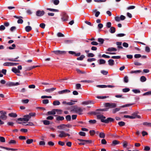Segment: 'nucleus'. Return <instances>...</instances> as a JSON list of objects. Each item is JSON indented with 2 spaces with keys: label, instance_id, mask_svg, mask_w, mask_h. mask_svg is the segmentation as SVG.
<instances>
[{
  "label": "nucleus",
  "instance_id": "obj_1",
  "mask_svg": "<svg viewBox=\"0 0 151 151\" xmlns=\"http://www.w3.org/2000/svg\"><path fill=\"white\" fill-rule=\"evenodd\" d=\"M97 118L100 119L102 122L105 123L106 124L109 123L110 122H113L114 121V119L111 117H108L106 119V117L103 115H97Z\"/></svg>",
  "mask_w": 151,
  "mask_h": 151
},
{
  "label": "nucleus",
  "instance_id": "obj_2",
  "mask_svg": "<svg viewBox=\"0 0 151 151\" xmlns=\"http://www.w3.org/2000/svg\"><path fill=\"white\" fill-rule=\"evenodd\" d=\"M72 111L80 115L81 114V112L83 111V110L80 107H78L76 106H74V108Z\"/></svg>",
  "mask_w": 151,
  "mask_h": 151
},
{
  "label": "nucleus",
  "instance_id": "obj_3",
  "mask_svg": "<svg viewBox=\"0 0 151 151\" xmlns=\"http://www.w3.org/2000/svg\"><path fill=\"white\" fill-rule=\"evenodd\" d=\"M105 106L108 108H113L116 106V104L115 103H105Z\"/></svg>",
  "mask_w": 151,
  "mask_h": 151
},
{
  "label": "nucleus",
  "instance_id": "obj_4",
  "mask_svg": "<svg viewBox=\"0 0 151 151\" xmlns=\"http://www.w3.org/2000/svg\"><path fill=\"white\" fill-rule=\"evenodd\" d=\"M78 140L82 142L78 144L80 145H84L86 144V143L90 144L92 142V141L91 140H84L80 139H78Z\"/></svg>",
  "mask_w": 151,
  "mask_h": 151
},
{
  "label": "nucleus",
  "instance_id": "obj_5",
  "mask_svg": "<svg viewBox=\"0 0 151 151\" xmlns=\"http://www.w3.org/2000/svg\"><path fill=\"white\" fill-rule=\"evenodd\" d=\"M58 132L60 134L58 135V137L61 138L64 137L66 136L69 137L70 135L69 134L65 133L64 131H59Z\"/></svg>",
  "mask_w": 151,
  "mask_h": 151
},
{
  "label": "nucleus",
  "instance_id": "obj_6",
  "mask_svg": "<svg viewBox=\"0 0 151 151\" xmlns=\"http://www.w3.org/2000/svg\"><path fill=\"white\" fill-rule=\"evenodd\" d=\"M0 113L1 114L0 116L1 118L3 120H6L7 118V116L6 115V112L3 111H0Z\"/></svg>",
  "mask_w": 151,
  "mask_h": 151
},
{
  "label": "nucleus",
  "instance_id": "obj_7",
  "mask_svg": "<svg viewBox=\"0 0 151 151\" xmlns=\"http://www.w3.org/2000/svg\"><path fill=\"white\" fill-rule=\"evenodd\" d=\"M57 55H61L65 54L66 52L64 51H60L59 50H54L52 51Z\"/></svg>",
  "mask_w": 151,
  "mask_h": 151
},
{
  "label": "nucleus",
  "instance_id": "obj_8",
  "mask_svg": "<svg viewBox=\"0 0 151 151\" xmlns=\"http://www.w3.org/2000/svg\"><path fill=\"white\" fill-rule=\"evenodd\" d=\"M107 109H99L96 110L95 111L96 115H101L100 114H101V111H107Z\"/></svg>",
  "mask_w": 151,
  "mask_h": 151
},
{
  "label": "nucleus",
  "instance_id": "obj_9",
  "mask_svg": "<svg viewBox=\"0 0 151 151\" xmlns=\"http://www.w3.org/2000/svg\"><path fill=\"white\" fill-rule=\"evenodd\" d=\"M71 93L70 90L68 89H65L58 91V93L59 94H67Z\"/></svg>",
  "mask_w": 151,
  "mask_h": 151
},
{
  "label": "nucleus",
  "instance_id": "obj_10",
  "mask_svg": "<svg viewBox=\"0 0 151 151\" xmlns=\"http://www.w3.org/2000/svg\"><path fill=\"white\" fill-rule=\"evenodd\" d=\"M62 17L61 19L63 21L68 20L69 17L67 14L65 12H63L62 14Z\"/></svg>",
  "mask_w": 151,
  "mask_h": 151
},
{
  "label": "nucleus",
  "instance_id": "obj_11",
  "mask_svg": "<svg viewBox=\"0 0 151 151\" xmlns=\"http://www.w3.org/2000/svg\"><path fill=\"white\" fill-rule=\"evenodd\" d=\"M45 13L44 11L38 10L36 12V15L38 17H41Z\"/></svg>",
  "mask_w": 151,
  "mask_h": 151
},
{
  "label": "nucleus",
  "instance_id": "obj_12",
  "mask_svg": "<svg viewBox=\"0 0 151 151\" xmlns=\"http://www.w3.org/2000/svg\"><path fill=\"white\" fill-rule=\"evenodd\" d=\"M68 53L69 54H71L72 55H74L76 56H79L81 54L80 52H78V53H76L74 51H68Z\"/></svg>",
  "mask_w": 151,
  "mask_h": 151
},
{
  "label": "nucleus",
  "instance_id": "obj_13",
  "mask_svg": "<svg viewBox=\"0 0 151 151\" xmlns=\"http://www.w3.org/2000/svg\"><path fill=\"white\" fill-rule=\"evenodd\" d=\"M57 109H53L51 111H48L47 113V115H54L56 114L55 111H57Z\"/></svg>",
  "mask_w": 151,
  "mask_h": 151
},
{
  "label": "nucleus",
  "instance_id": "obj_14",
  "mask_svg": "<svg viewBox=\"0 0 151 151\" xmlns=\"http://www.w3.org/2000/svg\"><path fill=\"white\" fill-rule=\"evenodd\" d=\"M55 116H57L56 118V120L57 121H63L64 119V118L63 116H60L58 115H56Z\"/></svg>",
  "mask_w": 151,
  "mask_h": 151
},
{
  "label": "nucleus",
  "instance_id": "obj_15",
  "mask_svg": "<svg viewBox=\"0 0 151 151\" xmlns=\"http://www.w3.org/2000/svg\"><path fill=\"white\" fill-rule=\"evenodd\" d=\"M138 113V111H136L135 112L132 114V116L134 117V118H136V117L138 118H140L141 116L139 115H137V114Z\"/></svg>",
  "mask_w": 151,
  "mask_h": 151
},
{
  "label": "nucleus",
  "instance_id": "obj_16",
  "mask_svg": "<svg viewBox=\"0 0 151 151\" xmlns=\"http://www.w3.org/2000/svg\"><path fill=\"white\" fill-rule=\"evenodd\" d=\"M120 142L117 140H114L113 141L112 143L111 144L112 146H115L116 145L119 144Z\"/></svg>",
  "mask_w": 151,
  "mask_h": 151
},
{
  "label": "nucleus",
  "instance_id": "obj_17",
  "mask_svg": "<svg viewBox=\"0 0 151 151\" xmlns=\"http://www.w3.org/2000/svg\"><path fill=\"white\" fill-rule=\"evenodd\" d=\"M0 148H3L7 150H11L12 151H15L17 150V149H13V148H11L8 147H2V146H0Z\"/></svg>",
  "mask_w": 151,
  "mask_h": 151
},
{
  "label": "nucleus",
  "instance_id": "obj_18",
  "mask_svg": "<svg viewBox=\"0 0 151 151\" xmlns=\"http://www.w3.org/2000/svg\"><path fill=\"white\" fill-rule=\"evenodd\" d=\"M65 127V124H60L57 126V128L60 129H64Z\"/></svg>",
  "mask_w": 151,
  "mask_h": 151
},
{
  "label": "nucleus",
  "instance_id": "obj_19",
  "mask_svg": "<svg viewBox=\"0 0 151 151\" xmlns=\"http://www.w3.org/2000/svg\"><path fill=\"white\" fill-rule=\"evenodd\" d=\"M92 11L93 12L95 13V16L96 17H98L100 14V12L99 11H97L96 9H93Z\"/></svg>",
  "mask_w": 151,
  "mask_h": 151
},
{
  "label": "nucleus",
  "instance_id": "obj_20",
  "mask_svg": "<svg viewBox=\"0 0 151 151\" xmlns=\"http://www.w3.org/2000/svg\"><path fill=\"white\" fill-rule=\"evenodd\" d=\"M56 89L55 88H50L46 89L45 90V91L46 92H51L53 91L54 90H55Z\"/></svg>",
  "mask_w": 151,
  "mask_h": 151
},
{
  "label": "nucleus",
  "instance_id": "obj_21",
  "mask_svg": "<svg viewBox=\"0 0 151 151\" xmlns=\"http://www.w3.org/2000/svg\"><path fill=\"white\" fill-rule=\"evenodd\" d=\"M25 29L27 32H28L32 30V28L31 26H27L25 27Z\"/></svg>",
  "mask_w": 151,
  "mask_h": 151
},
{
  "label": "nucleus",
  "instance_id": "obj_22",
  "mask_svg": "<svg viewBox=\"0 0 151 151\" xmlns=\"http://www.w3.org/2000/svg\"><path fill=\"white\" fill-rule=\"evenodd\" d=\"M109 64L111 66H112L114 64V61L113 59H110L108 61Z\"/></svg>",
  "mask_w": 151,
  "mask_h": 151
},
{
  "label": "nucleus",
  "instance_id": "obj_23",
  "mask_svg": "<svg viewBox=\"0 0 151 151\" xmlns=\"http://www.w3.org/2000/svg\"><path fill=\"white\" fill-rule=\"evenodd\" d=\"M85 57V56L84 55H82L80 57L77 58V60H83Z\"/></svg>",
  "mask_w": 151,
  "mask_h": 151
},
{
  "label": "nucleus",
  "instance_id": "obj_24",
  "mask_svg": "<svg viewBox=\"0 0 151 151\" xmlns=\"http://www.w3.org/2000/svg\"><path fill=\"white\" fill-rule=\"evenodd\" d=\"M9 116L11 117H16L17 116V115L15 113H11L9 114Z\"/></svg>",
  "mask_w": 151,
  "mask_h": 151
},
{
  "label": "nucleus",
  "instance_id": "obj_25",
  "mask_svg": "<svg viewBox=\"0 0 151 151\" xmlns=\"http://www.w3.org/2000/svg\"><path fill=\"white\" fill-rule=\"evenodd\" d=\"M117 50V49L114 47H111L107 49V51L109 52H112L114 51H116Z\"/></svg>",
  "mask_w": 151,
  "mask_h": 151
},
{
  "label": "nucleus",
  "instance_id": "obj_26",
  "mask_svg": "<svg viewBox=\"0 0 151 151\" xmlns=\"http://www.w3.org/2000/svg\"><path fill=\"white\" fill-rule=\"evenodd\" d=\"M147 80L146 78L144 76H142L140 78V80L142 82H144Z\"/></svg>",
  "mask_w": 151,
  "mask_h": 151
},
{
  "label": "nucleus",
  "instance_id": "obj_27",
  "mask_svg": "<svg viewBox=\"0 0 151 151\" xmlns=\"http://www.w3.org/2000/svg\"><path fill=\"white\" fill-rule=\"evenodd\" d=\"M116 29L115 28L113 27H111L110 29V32L111 33H114L115 32Z\"/></svg>",
  "mask_w": 151,
  "mask_h": 151
},
{
  "label": "nucleus",
  "instance_id": "obj_28",
  "mask_svg": "<svg viewBox=\"0 0 151 151\" xmlns=\"http://www.w3.org/2000/svg\"><path fill=\"white\" fill-rule=\"evenodd\" d=\"M109 97V96H97L96 98L100 99H103Z\"/></svg>",
  "mask_w": 151,
  "mask_h": 151
},
{
  "label": "nucleus",
  "instance_id": "obj_29",
  "mask_svg": "<svg viewBox=\"0 0 151 151\" xmlns=\"http://www.w3.org/2000/svg\"><path fill=\"white\" fill-rule=\"evenodd\" d=\"M99 136L100 138H104L105 135V134L103 132H100L99 134Z\"/></svg>",
  "mask_w": 151,
  "mask_h": 151
},
{
  "label": "nucleus",
  "instance_id": "obj_30",
  "mask_svg": "<svg viewBox=\"0 0 151 151\" xmlns=\"http://www.w3.org/2000/svg\"><path fill=\"white\" fill-rule=\"evenodd\" d=\"M6 85L7 86H13V82L10 81L6 83Z\"/></svg>",
  "mask_w": 151,
  "mask_h": 151
},
{
  "label": "nucleus",
  "instance_id": "obj_31",
  "mask_svg": "<svg viewBox=\"0 0 151 151\" xmlns=\"http://www.w3.org/2000/svg\"><path fill=\"white\" fill-rule=\"evenodd\" d=\"M60 104V102L58 101H54L53 103V104L54 106L59 105Z\"/></svg>",
  "mask_w": 151,
  "mask_h": 151
},
{
  "label": "nucleus",
  "instance_id": "obj_32",
  "mask_svg": "<svg viewBox=\"0 0 151 151\" xmlns=\"http://www.w3.org/2000/svg\"><path fill=\"white\" fill-rule=\"evenodd\" d=\"M33 141V139H28L26 141V143L28 144H29L32 143Z\"/></svg>",
  "mask_w": 151,
  "mask_h": 151
},
{
  "label": "nucleus",
  "instance_id": "obj_33",
  "mask_svg": "<svg viewBox=\"0 0 151 151\" xmlns=\"http://www.w3.org/2000/svg\"><path fill=\"white\" fill-rule=\"evenodd\" d=\"M98 41L100 43V44H103L104 43V40L103 39L100 38L98 39Z\"/></svg>",
  "mask_w": 151,
  "mask_h": 151
},
{
  "label": "nucleus",
  "instance_id": "obj_34",
  "mask_svg": "<svg viewBox=\"0 0 151 151\" xmlns=\"http://www.w3.org/2000/svg\"><path fill=\"white\" fill-rule=\"evenodd\" d=\"M99 60V64H104L106 63L105 60L104 59H100Z\"/></svg>",
  "mask_w": 151,
  "mask_h": 151
},
{
  "label": "nucleus",
  "instance_id": "obj_35",
  "mask_svg": "<svg viewBox=\"0 0 151 151\" xmlns=\"http://www.w3.org/2000/svg\"><path fill=\"white\" fill-rule=\"evenodd\" d=\"M43 122L44 124L45 125H48L50 124V121L47 120H43Z\"/></svg>",
  "mask_w": 151,
  "mask_h": 151
},
{
  "label": "nucleus",
  "instance_id": "obj_36",
  "mask_svg": "<svg viewBox=\"0 0 151 151\" xmlns=\"http://www.w3.org/2000/svg\"><path fill=\"white\" fill-rule=\"evenodd\" d=\"M120 109V108H116L115 109H113L112 112L114 114L116 112L119 111Z\"/></svg>",
  "mask_w": 151,
  "mask_h": 151
},
{
  "label": "nucleus",
  "instance_id": "obj_37",
  "mask_svg": "<svg viewBox=\"0 0 151 151\" xmlns=\"http://www.w3.org/2000/svg\"><path fill=\"white\" fill-rule=\"evenodd\" d=\"M73 41L71 40H64V42L65 44H70Z\"/></svg>",
  "mask_w": 151,
  "mask_h": 151
},
{
  "label": "nucleus",
  "instance_id": "obj_38",
  "mask_svg": "<svg viewBox=\"0 0 151 151\" xmlns=\"http://www.w3.org/2000/svg\"><path fill=\"white\" fill-rule=\"evenodd\" d=\"M143 125H146L151 127V123L144 122L143 123Z\"/></svg>",
  "mask_w": 151,
  "mask_h": 151
},
{
  "label": "nucleus",
  "instance_id": "obj_39",
  "mask_svg": "<svg viewBox=\"0 0 151 151\" xmlns=\"http://www.w3.org/2000/svg\"><path fill=\"white\" fill-rule=\"evenodd\" d=\"M118 124L121 127L124 126L125 125V123L124 122H123L121 121L119 122L118 123Z\"/></svg>",
  "mask_w": 151,
  "mask_h": 151
},
{
  "label": "nucleus",
  "instance_id": "obj_40",
  "mask_svg": "<svg viewBox=\"0 0 151 151\" xmlns=\"http://www.w3.org/2000/svg\"><path fill=\"white\" fill-rule=\"evenodd\" d=\"M65 118L67 121H70L71 120V117L70 115H68L65 117Z\"/></svg>",
  "mask_w": 151,
  "mask_h": 151
},
{
  "label": "nucleus",
  "instance_id": "obj_41",
  "mask_svg": "<svg viewBox=\"0 0 151 151\" xmlns=\"http://www.w3.org/2000/svg\"><path fill=\"white\" fill-rule=\"evenodd\" d=\"M141 72V70H136L134 71H132L130 72L131 73H139Z\"/></svg>",
  "mask_w": 151,
  "mask_h": 151
},
{
  "label": "nucleus",
  "instance_id": "obj_42",
  "mask_svg": "<svg viewBox=\"0 0 151 151\" xmlns=\"http://www.w3.org/2000/svg\"><path fill=\"white\" fill-rule=\"evenodd\" d=\"M101 73L104 75H106L108 73V72L105 70H102L101 71Z\"/></svg>",
  "mask_w": 151,
  "mask_h": 151
},
{
  "label": "nucleus",
  "instance_id": "obj_43",
  "mask_svg": "<svg viewBox=\"0 0 151 151\" xmlns=\"http://www.w3.org/2000/svg\"><path fill=\"white\" fill-rule=\"evenodd\" d=\"M57 36L58 37H64V35L61 32H59L57 34Z\"/></svg>",
  "mask_w": 151,
  "mask_h": 151
},
{
  "label": "nucleus",
  "instance_id": "obj_44",
  "mask_svg": "<svg viewBox=\"0 0 151 151\" xmlns=\"http://www.w3.org/2000/svg\"><path fill=\"white\" fill-rule=\"evenodd\" d=\"M96 122V120H91L89 121V122L90 124H95Z\"/></svg>",
  "mask_w": 151,
  "mask_h": 151
},
{
  "label": "nucleus",
  "instance_id": "obj_45",
  "mask_svg": "<svg viewBox=\"0 0 151 151\" xmlns=\"http://www.w3.org/2000/svg\"><path fill=\"white\" fill-rule=\"evenodd\" d=\"M130 89L129 88H125L122 89V91L126 93L129 91H130Z\"/></svg>",
  "mask_w": 151,
  "mask_h": 151
},
{
  "label": "nucleus",
  "instance_id": "obj_46",
  "mask_svg": "<svg viewBox=\"0 0 151 151\" xmlns=\"http://www.w3.org/2000/svg\"><path fill=\"white\" fill-rule=\"evenodd\" d=\"M0 141L2 142H5V138L2 137H0Z\"/></svg>",
  "mask_w": 151,
  "mask_h": 151
},
{
  "label": "nucleus",
  "instance_id": "obj_47",
  "mask_svg": "<svg viewBox=\"0 0 151 151\" xmlns=\"http://www.w3.org/2000/svg\"><path fill=\"white\" fill-rule=\"evenodd\" d=\"M29 100L28 99H23L22 100V103L24 104H27L29 102Z\"/></svg>",
  "mask_w": 151,
  "mask_h": 151
},
{
  "label": "nucleus",
  "instance_id": "obj_48",
  "mask_svg": "<svg viewBox=\"0 0 151 151\" xmlns=\"http://www.w3.org/2000/svg\"><path fill=\"white\" fill-rule=\"evenodd\" d=\"M132 91L135 93H140V91L138 89H133Z\"/></svg>",
  "mask_w": 151,
  "mask_h": 151
},
{
  "label": "nucleus",
  "instance_id": "obj_49",
  "mask_svg": "<svg viewBox=\"0 0 151 151\" xmlns=\"http://www.w3.org/2000/svg\"><path fill=\"white\" fill-rule=\"evenodd\" d=\"M95 60H96V59L93 58H88L87 60V61L88 62H91Z\"/></svg>",
  "mask_w": 151,
  "mask_h": 151
},
{
  "label": "nucleus",
  "instance_id": "obj_50",
  "mask_svg": "<svg viewBox=\"0 0 151 151\" xmlns=\"http://www.w3.org/2000/svg\"><path fill=\"white\" fill-rule=\"evenodd\" d=\"M8 60L12 62H16L19 61V60H16L15 58H11L8 59Z\"/></svg>",
  "mask_w": 151,
  "mask_h": 151
},
{
  "label": "nucleus",
  "instance_id": "obj_51",
  "mask_svg": "<svg viewBox=\"0 0 151 151\" xmlns=\"http://www.w3.org/2000/svg\"><path fill=\"white\" fill-rule=\"evenodd\" d=\"M12 47L11 46H9L8 47V48L10 50H12L14 49L15 47H16V45L14 44H13L12 45Z\"/></svg>",
  "mask_w": 151,
  "mask_h": 151
},
{
  "label": "nucleus",
  "instance_id": "obj_52",
  "mask_svg": "<svg viewBox=\"0 0 151 151\" xmlns=\"http://www.w3.org/2000/svg\"><path fill=\"white\" fill-rule=\"evenodd\" d=\"M91 103V101H85L82 102V104L83 105H87Z\"/></svg>",
  "mask_w": 151,
  "mask_h": 151
},
{
  "label": "nucleus",
  "instance_id": "obj_53",
  "mask_svg": "<svg viewBox=\"0 0 151 151\" xmlns=\"http://www.w3.org/2000/svg\"><path fill=\"white\" fill-rule=\"evenodd\" d=\"M124 117L125 118H129L130 119H134V117L133 116H129V115H124Z\"/></svg>",
  "mask_w": 151,
  "mask_h": 151
},
{
  "label": "nucleus",
  "instance_id": "obj_54",
  "mask_svg": "<svg viewBox=\"0 0 151 151\" xmlns=\"http://www.w3.org/2000/svg\"><path fill=\"white\" fill-rule=\"evenodd\" d=\"M76 88L77 89H81V85L80 83H78L76 84Z\"/></svg>",
  "mask_w": 151,
  "mask_h": 151
},
{
  "label": "nucleus",
  "instance_id": "obj_55",
  "mask_svg": "<svg viewBox=\"0 0 151 151\" xmlns=\"http://www.w3.org/2000/svg\"><path fill=\"white\" fill-rule=\"evenodd\" d=\"M150 147L148 146H146L145 147L144 150L146 151H149L150 150Z\"/></svg>",
  "mask_w": 151,
  "mask_h": 151
},
{
  "label": "nucleus",
  "instance_id": "obj_56",
  "mask_svg": "<svg viewBox=\"0 0 151 151\" xmlns=\"http://www.w3.org/2000/svg\"><path fill=\"white\" fill-rule=\"evenodd\" d=\"M49 100L47 99H44L42 101V103L44 104H46L48 103Z\"/></svg>",
  "mask_w": 151,
  "mask_h": 151
},
{
  "label": "nucleus",
  "instance_id": "obj_57",
  "mask_svg": "<svg viewBox=\"0 0 151 151\" xmlns=\"http://www.w3.org/2000/svg\"><path fill=\"white\" fill-rule=\"evenodd\" d=\"M18 69L15 68H13L12 69V71L15 73H17V71Z\"/></svg>",
  "mask_w": 151,
  "mask_h": 151
},
{
  "label": "nucleus",
  "instance_id": "obj_58",
  "mask_svg": "<svg viewBox=\"0 0 151 151\" xmlns=\"http://www.w3.org/2000/svg\"><path fill=\"white\" fill-rule=\"evenodd\" d=\"M45 24L44 23H42L40 24V27L42 28H45Z\"/></svg>",
  "mask_w": 151,
  "mask_h": 151
},
{
  "label": "nucleus",
  "instance_id": "obj_59",
  "mask_svg": "<svg viewBox=\"0 0 151 151\" xmlns=\"http://www.w3.org/2000/svg\"><path fill=\"white\" fill-rule=\"evenodd\" d=\"M89 133L91 135H93L95 133V132L94 130H90L89 131Z\"/></svg>",
  "mask_w": 151,
  "mask_h": 151
},
{
  "label": "nucleus",
  "instance_id": "obj_60",
  "mask_svg": "<svg viewBox=\"0 0 151 151\" xmlns=\"http://www.w3.org/2000/svg\"><path fill=\"white\" fill-rule=\"evenodd\" d=\"M17 143V142L15 140H10V141L9 142V144H16Z\"/></svg>",
  "mask_w": 151,
  "mask_h": 151
},
{
  "label": "nucleus",
  "instance_id": "obj_61",
  "mask_svg": "<svg viewBox=\"0 0 151 151\" xmlns=\"http://www.w3.org/2000/svg\"><path fill=\"white\" fill-rule=\"evenodd\" d=\"M94 56V54L91 53H88L87 55V56L88 57H93Z\"/></svg>",
  "mask_w": 151,
  "mask_h": 151
},
{
  "label": "nucleus",
  "instance_id": "obj_62",
  "mask_svg": "<svg viewBox=\"0 0 151 151\" xmlns=\"http://www.w3.org/2000/svg\"><path fill=\"white\" fill-rule=\"evenodd\" d=\"M79 134L81 136H86V133L83 132H80L79 133Z\"/></svg>",
  "mask_w": 151,
  "mask_h": 151
},
{
  "label": "nucleus",
  "instance_id": "obj_63",
  "mask_svg": "<svg viewBox=\"0 0 151 151\" xmlns=\"http://www.w3.org/2000/svg\"><path fill=\"white\" fill-rule=\"evenodd\" d=\"M127 142L126 141H124L123 143V146L124 147H126L127 146Z\"/></svg>",
  "mask_w": 151,
  "mask_h": 151
},
{
  "label": "nucleus",
  "instance_id": "obj_64",
  "mask_svg": "<svg viewBox=\"0 0 151 151\" xmlns=\"http://www.w3.org/2000/svg\"><path fill=\"white\" fill-rule=\"evenodd\" d=\"M123 46L125 47H128L129 46L128 44L125 42H124L123 43Z\"/></svg>",
  "mask_w": 151,
  "mask_h": 151
}]
</instances>
